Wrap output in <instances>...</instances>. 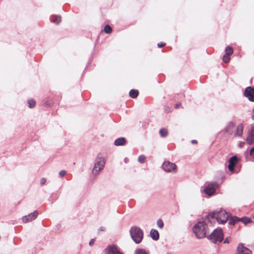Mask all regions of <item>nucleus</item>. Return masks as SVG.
Masks as SVG:
<instances>
[{
    "mask_svg": "<svg viewBox=\"0 0 254 254\" xmlns=\"http://www.w3.org/2000/svg\"><path fill=\"white\" fill-rule=\"evenodd\" d=\"M252 118L253 120H254V114L252 116Z\"/></svg>",
    "mask_w": 254,
    "mask_h": 254,
    "instance_id": "43",
    "label": "nucleus"
},
{
    "mask_svg": "<svg viewBox=\"0 0 254 254\" xmlns=\"http://www.w3.org/2000/svg\"><path fill=\"white\" fill-rule=\"evenodd\" d=\"M159 133L161 137H165L167 136L168 132L166 128H162L160 129Z\"/></svg>",
    "mask_w": 254,
    "mask_h": 254,
    "instance_id": "23",
    "label": "nucleus"
},
{
    "mask_svg": "<svg viewBox=\"0 0 254 254\" xmlns=\"http://www.w3.org/2000/svg\"><path fill=\"white\" fill-rule=\"evenodd\" d=\"M38 214V211L35 210L33 212L23 216L22 218V221L24 223H27L28 222L31 221L37 218Z\"/></svg>",
    "mask_w": 254,
    "mask_h": 254,
    "instance_id": "11",
    "label": "nucleus"
},
{
    "mask_svg": "<svg viewBox=\"0 0 254 254\" xmlns=\"http://www.w3.org/2000/svg\"><path fill=\"white\" fill-rule=\"evenodd\" d=\"M225 52L228 55H231L233 53V49L230 46H227L225 48Z\"/></svg>",
    "mask_w": 254,
    "mask_h": 254,
    "instance_id": "25",
    "label": "nucleus"
},
{
    "mask_svg": "<svg viewBox=\"0 0 254 254\" xmlns=\"http://www.w3.org/2000/svg\"><path fill=\"white\" fill-rule=\"evenodd\" d=\"M162 167L165 171L167 172H170L172 171L173 172H176L177 170L176 165L170 161H165L163 163Z\"/></svg>",
    "mask_w": 254,
    "mask_h": 254,
    "instance_id": "6",
    "label": "nucleus"
},
{
    "mask_svg": "<svg viewBox=\"0 0 254 254\" xmlns=\"http://www.w3.org/2000/svg\"><path fill=\"white\" fill-rule=\"evenodd\" d=\"M247 153H248V150L246 151H245V153L246 154Z\"/></svg>",
    "mask_w": 254,
    "mask_h": 254,
    "instance_id": "44",
    "label": "nucleus"
},
{
    "mask_svg": "<svg viewBox=\"0 0 254 254\" xmlns=\"http://www.w3.org/2000/svg\"><path fill=\"white\" fill-rule=\"evenodd\" d=\"M28 107L30 108H32L35 105V101L33 99H30L28 101Z\"/></svg>",
    "mask_w": 254,
    "mask_h": 254,
    "instance_id": "26",
    "label": "nucleus"
},
{
    "mask_svg": "<svg viewBox=\"0 0 254 254\" xmlns=\"http://www.w3.org/2000/svg\"><path fill=\"white\" fill-rule=\"evenodd\" d=\"M246 141L248 144L251 145L254 143V127H252L249 131L248 136L246 138Z\"/></svg>",
    "mask_w": 254,
    "mask_h": 254,
    "instance_id": "13",
    "label": "nucleus"
},
{
    "mask_svg": "<svg viewBox=\"0 0 254 254\" xmlns=\"http://www.w3.org/2000/svg\"><path fill=\"white\" fill-rule=\"evenodd\" d=\"M139 94V92L136 89H132L129 92V96L132 98H136Z\"/></svg>",
    "mask_w": 254,
    "mask_h": 254,
    "instance_id": "21",
    "label": "nucleus"
},
{
    "mask_svg": "<svg viewBox=\"0 0 254 254\" xmlns=\"http://www.w3.org/2000/svg\"><path fill=\"white\" fill-rule=\"evenodd\" d=\"M157 225L160 228H162L164 226V223L161 219H159L157 221Z\"/></svg>",
    "mask_w": 254,
    "mask_h": 254,
    "instance_id": "29",
    "label": "nucleus"
},
{
    "mask_svg": "<svg viewBox=\"0 0 254 254\" xmlns=\"http://www.w3.org/2000/svg\"><path fill=\"white\" fill-rule=\"evenodd\" d=\"M94 242L95 239H91V240L89 242V244L90 246H92L94 244Z\"/></svg>",
    "mask_w": 254,
    "mask_h": 254,
    "instance_id": "36",
    "label": "nucleus"
},
{
    "mask_svg": "<svg viewBox=\"0 0 254 254\" xmlns=\"http://www.w3.org/2000/svg\"><path fill=\"white\" fill-rule=\"evenodd\" d=\"M105 230V228L103 226L101 227L98 230L99 231H104Z\"/></svg>",
    "mask_w": 254,
    "mask_h": 254,
    "instance_id": "40",
    "label": "nucleus"
},
{
    "mask_svg": "<svg viewBox=\"0 0 254 254\" xmlns=\"http://www.w3.org/2000/svg\"><path fill=\"white\" fill-rule=\"evenodd\" d=\"M208 238H224L222 230L218 228L214 229L211 233L209 231Z\"/></svg>",
    "mask_w": 254,
    "mask_h": 254,
    "instance_id": "7",
    "label": "nucleus"
},
{
    "mask_svg": "<svg viewBox=\"0 0 254 254\" xmlns=\"http://www.w3.org/2000/svg\"><path fill=\"white\" fill-rule=\"evenodd\" d=\"M131 238H143V232L142 229L137 226H132L129 230Z\"/></svg>",
    "mask_w": 254,
    "mask_h": 254,
    "instance_id": "2",
    "label": "nucleus"
},
{
    "mask_svg": "<svg viewBox=\"0 0 254 254\" xmlns=\"http://www.w3.org/2000/svg\"><path fill=\"white\" fill-rule=\"evenodd\" d=\"M244 130V125L242 124H239L237 127V130L234 133L235 137L242 136Z\"/></svg>",
    "mask_w": 254,
    "mask_h": 254,
    "instance_id": "15",
    "label": "nucleus"
},
{
    "mask_svg": "<svg viewBox=\"0 0 254 254\" xmlns=\"http://www.w3.org/2000/svg\"><path fill=\"white\" fill-rule=\"evenodd\" d=\"M106 254H124L114 245H109L105 249Z\"/></svg>",
    "mask_w": 254,
    "mask_h": 254,
    "instance_id": "10",
    "label": "nucleus"
},
{
    "mask_svg": "<svg viewBox=\"0 0 254 254\" xmlns=\"http://www.w3.org/2000/svg\"><path fill=\"white\" fill-rule=\"evenodd\" d=\"M142 239H133L134 242L136 244H139L141 242Z\"/></svg>",
    "mask_w": 254,
    "mask_h": 254,
    "instance_id": "37",
    "label": "nucleus"
},
{
    "mask_svg": "<svg viewBox=\"0 0 254 254\" xmlns=\"http://www.w3.org/2000/svg\"><path fill=\"white\" fill-rule=\"evenodd\" d=\"M236 254H252V253L250 250L244 247L243 244H239Z\"/></svg>",
    "mask_w": 254,
    "mask_h": 254,
    "instance_id": "12",
    "label": "nucleus"
},
{
    "mask_svg": "<svg viewBox=\"0 0 254 254\" xmlns=\"http://www.w3.org/2000/svg\"><path fill=\"white\" fill-rule=\"evenodd\" d=\"M145 160V156L143 155L139 156L138 158V161L141 163H143Z\"/></svg>",
    "mask_w": 254,
    "mask_h": 254,
    "instance_id": "30",
    "label": "nucleus"
},
{
    "mask_svg": "<svg viewBox=\"0 0 254 254\" xmlns=\"http://www.w3.org/2000/svg\"><path fill=\"white\" fill-rule=\"evenodd\" d=\"M238 158L236 155L233 156L229 159L228 168L230 172H234L235 166L238 163Z\"/></svg>",
    "mask_w": 254,
    "mask_h": 254,
    "instance_id": "9",
    "label": "nucleus"
},
{
    "mask_svg": "<svg viewBox=\"0 0 254 254\" xmlns=\"http://www.w3.org/2000/svg\"><path fill=\"white\" fill-rule=\"evenodd\" d=\"M191 142V143L192 144L196 143H197V140L193 139V140H192Z\"/></svg>",
    "mask_w": 254,
    "mask_h": 254,
    "instance_id": "42",
    "label": "nucleus"
},
{
    "mask_svg": "<svg viewBox=\"0 0 254 254\" xmlns=\"http://www.w3.org/2000/svg\"><path fill=\"white\" fill-rule=\"evenodd\" d=\"M218 215V211H213L208 213L207 217L208 218H215L217 220V215Z\"/></svg>",
    "mask_w": 254,
    "mask_h": 254,
    "instance_id": "22",
    "label": "nucleus"
},
{
    "mask_svg": "<svg viewBox=\"0 0 254 254\" xmlns=\"http://www.w3.org/2000/svg\"><path fill=\"white\" fill-rule=\"evenodd\" d=\"M240 221L242 222L245 225H247L248 224L251 223H254V222L253 221L252 219L251 218L246 216L240 218Z\"/></svg>",
    "mask_w": 254,
    "mask_h": 254,
    "instance_id": "18",
    "label": "nucleus"
},
{
    "mask_svg": "<svg viewBox=\"0 0 254 254\" xmlns=\"http://www.w3.org/2000/svg\"><path fill=\"white\" fill-rule=\"evenodd\" d=\"M135 254H147L145 250L143 249H138L135 251Z\"/></svg>",
    "mask_w": 254,
    "mask_h": 254,
    "instance_id": "31",
    "label": "nucleus"
},
{
    "mask_svg": "<svg viewBox=\"0 0 254 254\" xmlns=\"http://www.w3.org/2000/svg\"><path fill=\"white\" fill-rule=\"evenodd\" d=\"M150 236L152 239L159 238V234L158 231L154 229H152L150 232Z\"/></svg>",
    "mask_w": 254,
    "mask_h": 254,
    "instance_id": "19",
    "label": "nucleus"
},
{
    "mask_svg": "<svg viewBox=\"0 0 254 254\" xmlns=\"http://www.w3.org/2000/svg\"><path fill=\"white\" fill-rule=\"evenodd\" d=\"M250 155L254 158V146L250 149Z\"/></svg>",
    "mask_w": 254,
    "mask_h": 254,
    "instance_id": "33",
    "label": "nucleus"
},
{
    "mask_svg": "<svg viewBox=\"0 0 254 254\" xmlns=\"http://www.w3.org/2000/svg\"><path fill=\"white\" fill-rule=\"evenodd\" d=\"M104 31L106 33L110 34L112 31V28L109 25L107 24L104 27Z\"/></svg>",
    "mask_w": 254,
    "mask_h": 254,
    "instance_id": "24",
    "label": "nucleus"
},
{
    "mask_svg": "<svg viewBox=\"0 0 254 254\" xmlns=\"http://www.w3.org/2000/svg\"><path fill=\"white\" fill-rule=\"evenodd\" d=\"M166 44L163 42H160L157 44L159 48H162L165 46Z\"/></svg>",
    "mask_w": 254,
    "mask_h": 254,
    "instance_id": "34",
    "label": "nucleus"
},
{
    "mask_svg": "<svg viewBox=\"0 0 254 254\" xmlns=\"http://www.w3.org/2000/svg\"><path fill=\"white\" fill-rule=\"evenodd\" d=\"M218 187V185L217 182H212L205 187L204 191L208 196H211L215 193Z\"/></svg>",
    "mask_w": 254,
    "mask_h": 254,
    "instance_id": "4",
    "label": "nucleus"
},
{
    "mask_svg": "<svg viewBox=\"0 0 254 254\" xmlns=\"http://www.w3.org/2000/svg\"><path fill=\"white\" fill-rule=\"evenodd\" d=\"M229 219V214L224 210H220L218 211L217 215V221L221 224L227 222Z\"/></svg>",
    "mask_w": 254,
    "mask_h": 254,
    "instance_id": "5",
    "label": "nucleus"
},
{
    "mask_svg": "<svg viewBox=\"0 0 254 254\" xmlns=\"http://www.w3.org/2000/svg\"><path fill=\"white\" fill-rule=\"evenodd\" d=\"M61 16L57 15H51L50 16V20L52 22L58 24L61 21Z\"/></svg>",
    "mask_w": 254,
    "mask_h": 254,
    "instance_id": "20",
    "label": "nucleus"
},
{
    "mask_svg": "<svg viewBox=\"0 0 254 254\" xmlns=\"http://www.w3.org/2000/svg\"><path fill=\"white\" fill-rule=\"evenodd\" d=\"M193 232L197 238H208L209 229L204 221L197 222L192 227Z\"/></svg>",
    "mask_w": 254,
    "mask_h": 254,
    "instance_id": "1",
    "label": "nucleus"
},
{
    "mask_svg": "<svg viewBox=\"0 0 254 254\" xmlns=\"http://www.w3.org/2000/svg\"><path fill=\"white\" fill-rule=\"evenodd\" d=\"M235 127V124L232 122H229L226 127L224 128L225 132L231 135L233 133V129Z\"/></svg>",
    "mask_w": 254,
    "mask_h": 254,
    "instance_id": "14",
    "label": "nucleus"
},
{
    "mask_svg": "<svg viewBox=\"0 0 254 254\" xmlns=\"http://www.w3.org/2000/svg\"><path fill=\"white\" fill-rule=\"evenodd\" d=\"M244 144H245L244 142H241V143H239V146L240 147H242Z\"/></svg>",
    "mask_w": 254,
    "mask_h": 254,
    "instance_id": "41",
    "label": "nucleus"
},
{
    "mask_svg": "<svg viewBox=\"0 0 254 254\" xmlns=\"http://www.w3.org/2000/svg\"><path fill=\"white\" fill-rule=\"evenodd\" d=\"M230 55H228L227 54H225L223 56V62L225 63H228V62H229L230 60Z\"/></svg>",
    "mask_w": 254,
    "mask_h": 254,
    "instance_id": "27",
    "label": "nucleus"
},
{
    "mask_svg": "<svg viewBox=\"0 0 254 254\" xmlns=\"http://www.w3.org/2000/svg\"><path fill=\"white\" fill-rule=\"evenodd\" d=\"M104 166L105 162L104 161L103 158L97 157V158L95 160L93 173L95 174V175L97 174L99 171L104 168Z\"/></svg>",
    "mask_w": 254,
    "mask_h": 254,
    "instance_id": "3",
    "label": "nucleus"
},
{
    "mask_svg": "<svg viewBox=\"0 0 254 254\" xmlns=\"http://www.w3.org/2000/svg\"><path fill=\"white\" fill-rule=\"evenodd\" d=\"M46 182V180L45 178H42L41 179L40 184L41 185H43L45 184Z\"/></svg>",
    "mask_w": 254,
    "mask_h": 254,
    "instance_id": "35",
    "label": "nucleus"
},
{
    "mask_svg": "<svg viewBox=\"0 0 254 254\" xmlns=\"http://www.w3.org/2000/svg\"><path fill=\"white\" fill-rule=\"evenodd\" d=\"M229 224L234 225H235L237 222L240 221V218L239 217H237L236 216H231L230 217L229 216Z\"/></svg>",
    "mask_w": 254,
    "mask_h": 254,
    "instance_id": "17",
    "label": "nucleus"
},
{
    "mask_svg": "<svg viewBox=\"0 0 254 254\" xmlns=\"http://www.w3.org/2000/svg\"><path fill=\"white\" fill-rule=\"evenodd\" d=\"M224 244H228L230 243L229 239H225L223 241H222Z\"/></svg>",
    "mask_w": 254,
    "mask_h": 254,
    "instance_id": "38",
    "label": "nucleus"
},
{
    "mask_svg": "<svg viewBox=\"0 0 254 254\" xmlns=\"http://www.w3.org/2000/svg\"><path fill=\"white\" fill-rule=\"evenodd\" d=\"M181 105V103H177L175 105V108H176V109L178 108L179 107H180Z\"/></svg>",
    "mask_w": 254,
    "mask_h": 254,
    "instance_id": "39",
    "label": "nucleus"
},
{
    "mask_svg": "<svg viewBox=\"0 0 254 254\" xmlns=\"http://www.w3.org/2000/svg\"><path fill=\"white\" fill-rule=\"evenodd\" d=\"M244 95L249 101L254 102V87L248 86L246 88Z\"/></svg>",
    "mask_w": 254,
    "mask_h": 254,
    "instance_id": "8",
    "label": "nucleus"
},
{
    "mask_svg": "<svg viewBox=\"0 0 254 254\" xmlns=\"http://www.w3.org/2000/svg\"><path fill=\"white\" fill-rule=\"evenodd\" d=\"M66 172L65 170H62L59 172V176L60 177H63L66 174Z\"/></svg>",
    "mask_w": 254,
    "mask_h": 254,
    "instance_id": "32",
    "label": "nucleus"
},
{
    "mask_svg": "<svg viewBox=\"0 0 254 254\" xmlns=\"http://www.w3.org/2000/svg\"><path fill=\"white\" fill-rule=\"evenodd\" d=\"M126 143V138L124 137H121L116 139L114 142V144L116 146H122L124 145Z\"/></svg>",
    "mask_w": 254,
    "mask_h": 254,
    "instance_id": "16",
    "label": "nucleus"
},
{
    "mask_svg": "<svg viewBox=\"0 0 254 254\" xmlns=\"http://www.w3.org/2000/svg\"><path fill=\"white\" fill-rule=\"evenodd\" d=\"M211 243L214 244H217L219 245L220 243L222 242L223 239H210Z\"/></svg>",
    "mask_w": 254,
    "mask_h": 254,
    "instance_id": "28",
    "label": "nucleus"
}]
</instances>
